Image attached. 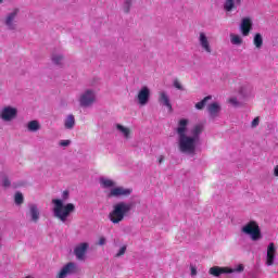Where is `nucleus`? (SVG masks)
<instances>
[{
    "label": "nucleus",
    "mask_w": 278,
    "mask_h": 278,
    "mask_svg": "<svg viewBox=\"0 0 278 278\" xmlns=\"http://www.w3.org/2000/svg\"><path fill=\"white\" fill-rule=\"evenodd\" d=\"M190 121L186 118L179 119L175 128L177 135V144L179 153L182 155H197V149L201 144V135L203 134V125L193 126L188 132Z\"/></svg>",
    "instance_id": "nucleus-1"
},
{
    "label": "nucleus",
    "mask_w": 278,
    "mask_h": 278,
    "mask_svg": "<svg viewBox=\"0 0 278 278\" xmlns=\"http://www.w3.org/2000/svg\"><path fill=\"white\" fill-rule=\"evenodd\" d=\"M52 203L54 205L53 207V213L55 218H59L61 223H64L67 220V218L75 212V204L73 203H67L64 205V202L60 199H53Z\"/></svg>",
    "instance_id": "nucleus-2"
},
{
    "label": "nucleus",
    "mask_w": 278,
    "mask_h": 278,
    "mask_svg": "<svg viewBox=\"0 0 278 278\" xmlns=\"http://www.w3.org/2000/svg\"><path fill=\"white\" fill-rule=\"evenodd\" d=\"M131 212V204L119 202L113 206V211L109 214V219L113 225H118L125 220V216Z\"/></svg>",
    "instance_id": "nucleus-3"
},
{
    "label": "nucleus",
    "mask_w": 278,
    "mask_h": 278,
    "mask_svg": "<svg viewBox=\"0 0 278 278\" xmlns=\"http://www.w3.org/2000/svg\"><path fill=\"white\" fill-rule=\"evenodd\" d=\"M18 14H21V9L13 8L2 18V25L8 31H18Z\"/></svg>",
    "instance_id": "nucleus-4"
},
{
    "label": "nucleus",
    "mask_w": 278,
    "mask_h": 278,
    "mask_svg": "<svg viewBox=\"0 0 278 278\" xmlns=\"http://www.w3.org/2000/svg\"><path fill=\"white\" fill-rule=\"evenodd\" d=\"M80 108H92L97 103V92L92 89H86L78 97Z\"/></svg>",
    "instance_id": "nucleus-5"
},
{
    "label": "nucleus",
    "mask_w": 278,
    "mask_h": 278,
    "mask_svg": "<svg viewBox=\"0 0 278 278\" xmlns=\"http://www.w3.org/2000/svg\"><path fill=\"white\" fill-rule=\"evenodd\" d=\"M18 116V109L12 105H4L0 108V121L2 123H12Z\"/></svg>",
    "instance_id": "nucleus-6"
},
{
    "label": "nucleus",
    "mask_w": 278,
    "mask_h": 278,
    "mask_svg": "<svg viewBox=\"0 0 278 278\" xmlns=\"http://www.w3.org/2000/svg\"><path fill=\"white\" fill-rule=\"evenodd\" d=\"M198 45L202 51V53H206V55H212L214 53V48L212 47V41L207 36V33L200 31L198 35Z\"/></svg>",
    "instance_id": "nucleus-7"
},
{
    "label": "nucleus",
    "mask_w": 278,
    "mask_h": 278,
    "mask_svg": "<svg viewBox=\"0 0 278 278\" xmlns=\"http://www.w3.org/2000/svg\"><path fill=\"white\" fill-rule=\"evenodd\" d=\"M243 233L251 236V240L256 242V240H262V230L260 229V225L256 224L255 220H251L245 226L242 227Z\"/></svg>",
    "instance_id": "nucleus-8"
},
{
    "label": "nucleus",
    "mask_w": 278,
    "mask_h": 278,
    "mask_svg": "<svg viewBox=\"0 0 278 278\" xmlns=\"http://www.w3.org/2000/svg\"><path fill=\"white\" fill-rule=\"evenodd\" d=\"M136 100L138 105H141V108L148 105L149 101H151V89L147 86L141 87L137 93Z\"/></svg>",
    "instance_id": "nucleus-9"
},
{
    "label": "nucleus",
    "mask_w": 278,
    "mask_h": 278,
    "mask_svg": "<svg viewBox=\"0 0 278 278\" xmlns=\"http://www.w3.org/2000/svg\"><path fill=\"white\" fill-rule=\"evenodd\" d=\"M206 112H208L210 118H218L223 112V104L218 101L212 102L206 106Z\"/></svg>",
    "instance_id": "nucleus-10"
},
{
    "label": "nucleus",
    "mask_w": 278,
    "mask_h": 278,
    "mask_svg": "<svg viewBox=\"0 0 278 278\" xmlns=\"http://www.w3.org/2000/svg\"><path fill=\"white\" fill-rule=\"evenodd\" d=\"M75 273H77V265L73 262H70L62 267L56 278H65L68 277V275H75Z\"/></svg>",
    "instance_id": "nucleus-11"
},
{
    "label": "nucleus",
    "mask_w": 278,
    "mask_h": 278,
    "mask_svg": "<svg viewBox=\"0 0 278 278\" xmlns=\"http://www.w3.org/2000/svg\"><path fill=\"white\" fill-rule=\"evenodd\" d=\"M50 60L54 66H59L60 68L64 66L65 56L64 53L60 50H53Z\"/></svg>",
    "instance_id": "nucleus-12"
},
{
    "label": "nucleus",
    "mask_w": 278,
    "mask_h": 278,
    "mask_svg": "<svg viewBox=\"0 0 278 278\" xmlns=\"http://www.w3.org/2000/svg\"><path fill=\"white\" fill-rule=\"evenodd\" d=\"M235 270L229 267H220V266H213L210 268L208 273L213 277H220V275H229Z\"/></svg>",
    "instance_id": "nucleus-13"
},
{
    "label": "nucleus",
    "mask_w": 278,
    "mask_h": 278,
    "mask_svg": "<svg viewBox=\"0 0 278 278\" xmlns=\"http://www.w3.org/2000/svg\"><path fill=\"white\" fill-rule=\"evenodd\" d=\"M88 247L89 245L87 242H83L76 245V248L74 249V254L76 255L77 260L79 261L86 260V253L88 251Z\"/></svg>",
    "instance_id": "nucleus-14"
},
{
    "label": "nucleus",
    "mask_w": 278,
    "mask_h": 278,
    "mask_svg": "<svg viewBox=\"0 0 278 278\" xmlns=\"http://www.w3.org/2000/svg\"><path fill=\"white\" fill-rule=\"evenodd\" d=\"M134 192L132 189L124 187H116L111 189L109 197H129Z\"/></svg>",
    "instance_id": "nucleus-15"
},
{
    "label": "nucleus",
    "mask_w": 278,
    "mask_h": 278,
    "mask_svg": "<svg viewBox=\"0 0 278 278\" xmlns=\"http://www.w3.org/2000/svg\"><path fill=\"white\" fill-rule=\"evenodd\" d=\"M253 29V22L249 17H244L240 24V31L242 36H249Z\"/></svg>",
    "instance_id": "nucleus-16"
},
{
    "label": "nucleus",
    "mask_w": 278,
    "mask_h": 278,
    "mask_svg": "<svg viewBox=\"0 0 278 278\" xmlns=\"http://www.w3.org/2000/svg\"><path fill=\"white\" fill-rule=\"evenodd\" d=\"M157 102L160 103V105H164V108L173 110V104H170V97L168 96V92L164 90L160 91Z\"/></svg>",
    "instance_id": "nucleus-17"
},
{
    "label": "nucleus",
    "mask_w": 278,
    "mask_h": 278,
    "mask_svg": "<svg viewBox=\"0 0 278 278\" xmlns=\"http://www.w3.org/2000/svg\"><path fill=\"white\" fill-rule=\"evenodd\" d=\"M276 253H277V248L275 247L274 242H270L267 247V258H266L267 266H273V264H275Z\"/></svg>",
    "instance_id": "nucleus-18"
},
{
    "label": "nucleus",
    "mask_w": 278,
    "mask_h": 278,
    "mask_svg": "<svg viewBox=\"0 0 278 278\" xmlns=\"http://www.w3.org/2000/svg\"><path fill=\"white\" fill-rule=\"evenodd\" d=\"M242 5V0H226L224 3L225 12H233V10H238Z\"/></svg>",
    "instance_id": "nucleus-19"
},
{
    "label": "nucleus",
    "mask_w": 278,
    "mask_h": 278,
    "mask_svg": "<svg viewBox=\"0 0 278 278\" xmlns=\"http://www.w3.org/2000/svg\"><path fill=\"white\" fill-rule=\"evenodd\" d=\"M25 127L26 131H28L29 134H38V131L42 129L40 122H38L37 119L29 121L28 123H26Z\"/></svg>",
    "instance_id": "nucleus-20"
},
{
    "label": "nucleus",
    "mask_w": 278,
    "mask_h": 278,
    "mask_svg": "<svg viewBox=\"0 0 278 278\" xmlns=\"http://www.w3.org/2000/svg\"><path fill=\"white\" fill-rule=\"evenodd\" d=\"M115 129H117L124 140H131V128L116 124Z\"/></svg>",
    "instance_id": "nucleus-21"
},
{
    "label": "nucleus",
    "mask_w": 278,
    "mask_h": 278,
    "mask_svg": "<svg viewBox=\"0 0 278 278\" xmlns=\"http://www.w3.org/2000/svg\"><path fill=\"white\" fill-rule=\"evenodd\" d=\"M29 216L33 223H38V220H40V211L36 204L29 205Z\"/></svg>",
    "instance_id": "nucleus-22"
},
{
    "label": "nucleus",
    "mask_w": 278,
    "mask_h": 278,
    "mask_svg": "<svg viewBox=\"0 0 278 278\" xmlns=\"http://www.w3.org/2000/svg\"><path fill=\"white\" fill-rule=\"evenodd\" d=\"M253 94V88L249 85H243L239 88L240 99H249Z\"/></svg>",
    "instance_id": "nucleus-23"
},
{
    "label": "nucleus",
    "mask_w": 278,
    "mask_h": 278,
    "mask_svg": "<svg viewBox=\"0 0 278 278\" xmlns=\"http://www.w3.org/2000/svg\"><path fill=\"white\" fill-rule=\"evenodd\" d=\"M75 115L73 114H68L65 118H64V129H67L68 131H72V129H75Z\"/></svg>",
    "instance_id": "nucleus-24"
},
{
    "label": "nucleus",
    "mask_w": 278,
    "mask_h": 278,
    "mask_svg": "<svg viewBox=\"0 0 278 278\" xmlns=\"http://www.w3.org/2000/svg\"><path fill=\"white\" fill-rule=\"evenodd\" d=\"M253 45L256 49H262V47H264V37L262 34L257 33L254 35Z\"/></svg>",
    "instance_id": "nucleus-25"
},
{
    "label": "nucleus",
    "mask_w": 278,
    "mask_h": 278,
    "mask_svg": "<svg viewBox=\"0 0 278 278\" xmlns=\"http://www.w3.org/2000/svg\"><path fill=\"white\" fill-rule=\"evenodd\" d=\"M230 42L235 47H240L242 46V42H244V40L240 37V35L230 34Z\"/></svg>",
    "instance_id": "nucleus-26"
},
{
    "label": "nucleus",
    "mask_w": 278,
    "mask_h": 278,
    "mask_svg": "<svg viewBox=\"0 0 278 278\" xmlns=\"http://www.w3.org/2000/svg\"><path fill=\"white\" fill-rule=\"evenodd\" d=\"M207 101H212V96H206L203 100L195 103V110H204L207 105Z\"/></svg>",
    "instance_id": "nucleus-27"
},
{
    "label": "nucleus",
    "mask_w": 278,
    "mask_h": 278,
    "mask_svg": "<svg viewBox=\"0 0 278 278\" xmlns=\"http://www.w3.org/2000/svg\"><path fill=\"white\" fill-rule=\"evenodd\" d=\"M132 3H134V0H123L122 10L123 12H125V14H129Z\"/></svg>",
    "instance_id": "nucleus-28"
},
{
    "label": "nucleus",
    "mask_w": 278,
    "mask_h": 278,
    "mask_svg": "<svg viewBox=\"0 0 278 278\" xmlns=\"http://www.w3.org/2000/svg\"><path fill=\"white\" fill-rule=\"evenodd\" d=\"M228 103H230V105H232V108H240L243 102L238 100V98H236V97H231L228 99Z\"/></svg>",
    "instance_id": "nucleus-29"
},
{
    "label": "nucleus",
    "mask_w": 278,
    "mask_h": 278,
    "mask_svg": "<svg viewBox=\"0 0 278 278\" xmlns=\"http://www.w3.org/2000/svg\"><path fill=\"white\" fill-rule=\"evenodd\" d=\"M24 201L25 198L23 197V193L21 191H17L15 193L14 202L16 203V205H23Z\"/></svg>",
    "instance_id": "nucleus-30"
},
{
    "label": "nucleus",
    "mask_w": 278,
    "mask_h": 278,
    "mask_svg": "<svg viewBox=\"0 0 278 278\" xmlns=\"http://www.w3.org/2000/svg\"><path fill=\"white\" fill-rule=\"evenodd\" d=\"M72 143H73V141H71L70 139L60 140L59 147H61L62 149H66V148L71 147Z\"/></svg>",
    "instance_id": "nucleus-31"
},
{
    "label": "nucleus",
    "mask_w": 278,
    "mask_h": 278,
    "mask_svg": "<svg viewBox=\"0 0 278 278\" xmlns=\"http://www.w3.org/2000/svg\"><path fill=\"white\" fill-rule=\"evenodd\" d=\"M101 184L104 188H112L114 186V181L105 178H101Z\"/></svg>",
    "instance_id": "nucleus-32"
},
{
    "label": "nucleus",
    "mask_w": 278,
    "mask_h": 278,
    "mask_svg": "<svg viewBox=\"0 0 278 278\" xmlns=\"http://www.w3.org/2000/svg\"><path fill=\"white\" fill-rule=\"evenodd\" d=\"M173 86L174 88H176V90H181V91L186 90V88H184V85H181V81H179V79L177 78L174 79Z\"/></svg>",
    "instance_id": "nucleus-33"
},
{
    "label": "nucleus",
    "mask_w": 278,
    "mask_h": 278,
    "mask_svg": "<svg viewBox=\"0 0 278 278\" xmlns=\"http://www.w3.org/2000/svg\"><path fill=\"white\" fill-rule=\"evenodd\" d=\"M126 251H127V245H123L119 249L118 253L115 255V257H123V255H125Z\"/></svg>",
    "instance_id": "nucleus-34"
},
{
    "label": "nucleus",
    "mask_w": 278,
    "mask_h": 278,
    "mask_svg": "<svg viewBox=\"0 0 278 278\" xmlns=\"http://www.w3.org/2000/svg\"><path fill=\"white\" fill-rule=\"evenodd\" d=\"M258 125H260V117H255L251 123V127L252 129H255V127H257Z\"/></svg>",
    "instance_id": "nucleus-35"
},
{
    "label": "nucleus",
    "mask_w": 278,
    "mask_h": 278,
    "mask_svg": "<svg viewBox=\"0 0 278 278\" xmlns=\"http://www.w3.org/2000/svg\"><path fill=\"white\" fill-rule=\"evenodd\" d=\"M2 186H3V188H10L11 182H10V179H8V177H5V178L2 180Z\"/></svg>",
    "instance_id": "nucleus-36"
},
{
    "label": "nucleus",
    "mask_w": 278,
    "mask_h": 278,
    "mask_svg": "<svg viewBox=\"0 0 278 278\" xmlns=\"http://www.w3.org/2000/svg\"><path fill=\"white\" fill-rule=\"evenodd\" d=\"M105 242H106L105 237H100V238H99V241H98V244H99L100 247H103V245L105 244Z\"/></svg>",
    "instance_id": "nucleus-37"
},
{
    "label": "nucleus",
    "mask_w": 278,
    "mask_h": 278,
    "mask_svg": "<svg viewBox=\"0 0 278 278\" xmlns=\"http://www.w3.org/2000/svg\"><path fill=\"white\" fill-rule=\"evenodd\" d=\"M62 197H63V201H66V199H68V191H63V194H62Z\"/></svg>",
    "instance_id": "nucleus-38"
},
{
    "label": "nucleus",
    "mask_w": 278,
    "mask_h": 278,
    "mask_svg": "<svg viewBox=\"0 0 278 278\" xmlns=\"http://www.w3.org/2000/svg\"><path fill=\"white\" fill-rule=\"evenodd\" d=\"M242 270H244V266L243 265H239L236 269L237 273H242Z\"/></svg>",
    "instance_id": "nucleus-39"
},
{
    "label": "nucleus",
    "mask_w": 278,
    "mask_h": 278,
    "mask_svg": "<svg viewBox=\"0 0 278 278\" xmlns=\"http://www.w3.org/2000/svg\"><path fill=\"white\" fill-rule=\"evenodd\" d=\"M163 162H164V156L163 155L159 156V164H162Z\"/></svg>",
    "instance_id": "nucleus-40"
},
{
    "label": "nucleus",
    "mask_w": 278,
    "mask_h": 278,
    "mask_svg": "<svg viewBox=\"0 0 278 278\" xmlns=\"http://www.w3.org/2000/svg\"><path fill=\"white\" fill-rule=\"evenodd\" d=\"M191 275L192 276L197 275V268H194V267L191 268Z\"/></svg>",
    "instance_id": "nucleus-41"
},
{
    "label": "nucleus",
    "mask_w": 278,
    "mask_h": 278,
    "mask_svg": "<svg viewBox=\"0 0 278 278\" xmlns=\"http://www.w3.org/2000/svg\"><path fill=\"white\" fill-rule=\"evenodd\" d=\"M274 174H275V175H278V165L275 167Z\"/></svg>",
    "instance_id": "nucleus-42"
},
{
    "label": "nucleus",
    "mask_w": 278,
    "mask_h": 278,
    "mask_svg": "<svg viewBox=\"0 0 278 278\" xmlns=\"http://www.w3.org/2000/svg\"><path fill=\"white\" fill-rule=\"evenodd\" d=\"M5 0H0V5H1V3H3Z\"/></svg>",
    "instance_id": "nucleus-43"
},
{
    "label": "nucleus",
    "mask_w": 278,
    "mask_h": 278,
    "mask_svg": "<svg viewBox=\"0 0 278 278\" xmlns=\"http://www.w3.org/2000/svg\"><path fill=\"white\" fill-rule=\"evenodd\" d=\"M26 278H29V277H26Z\"/></svg>",
    "instance_id": "nucleus-44"
}]
</instances>
